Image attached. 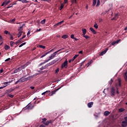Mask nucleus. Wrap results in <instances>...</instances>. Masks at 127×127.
<instances>
[{
    "instance_id": "37",
    "label": "nucleus",
    "mask_w": 127,
    "mask_h": 127,
    "mask_svg": "<svg viewBox=\"0 0 127 127\" xmlns=\"http://www.w3.org/2000/svg\"><path fill=\"white\" fill-rule=\"evenodd\" d=\"M59 68H58L57 69L55 70V73L56 74H58V72H59Z\"/></svg>"
},
{
    "instance_id": "50",
    "label": "nucleus",
    "mask_w": 127,
    "mask_h": 127,
    "mask_svg": "<svg viewBox=\"0 0 127 127\" xmlns=\"http://www.w3.org/2000/svg\"><path fill=\"white\" fill-rule=\"evenodd\" d=\"M10 36V39L11 40H13V37L12 36V35H11V34L9 35Z\"/></svg>"
},
{
    "instance_id": "52",
    "label": "nucleus",
    "mask_w": 127,
    "mask_h": 127,
    "mask_svg": "<svg viewBox=\"0 0 127 127\" xmlns=\"http://www.w3.org/2000/svg\"><path fill=\"white\" fill-rule=\"evenodd\" d=\"M70 38H72V39H74L75 38H74V34H72L70 36Z\"/></svg>"
},
{
    "instance_id": "30",
    "label": "nucleus",
    "mask_w": 127,
    "mask_h": 127,
    "mask_svg": "<svg viewBox=\"0 0 127 127\" xmlns=\"http://www.w3.org/2000/svg\"><path fill=\"white\" fill-rule=\"evenodd\" d=\"M94 27H95V28H96V29H98V28L99 27L98 24L95 23V24L94 25Z\"/></svg>"
},
{
    "instance_id": "60",
    "label": "nucleus",
    "mask_w": 127,
    "mask_h": 127,
    "mask_svg": "<svg viewBox=\"0 0 127 127\" xmlns=\"http://www.w3.org/2000/svg\"><path fill=\"white\" fill-rule=\"evenodd\" d=\"M29 34H30V31H28L27 33V35L28 36V35H29Z\"/></svg>"
},
{
    "instance_id": "40",
    "label": "nucleus",
    "mask_w": 127,
    "mask_h": 127,
    "mask_svg": "<svg viewBox=\"0 0 127 127\" xmlns=\"http://www.w3.org/2000/svg\"><path fill=\"white\" fill-rule=\"evenodd\" d=\"M104 54H106V53H105V51H102V52L100 53V56H103V55H104Z\"/></svg>"
},
{
    "instance_id": "36",
    "label": "nucleus",
    "mask_w": 127,
    "mask_h": 127,
    "mask_svg": "<svg viewBox=\"0 0 127 127\" xmlns=\"http://www.w3.org/2000/svg\"><path fill=\"white\" fill-rule=\"evenodd\" d=\"M63 7H64V5L63 4H61L60 10H62L63 9Z\"/></svg>"
},
{
    "instance_id": "59",
    "label": "nucleus",
    "mask_w": 127,
    "mask_h": 127,
    "mask_svg": "<svg viewBox=\"0 0 127 127\" xmlns=\"http://www.w3.org/2000/svg\"><path fill=\"white\" fill-rule=\"evenodd\" d=\"M0 41H2V37L1 35H0Z\"/></svg>"
},
{
    "instance_id": "42",
    "label": "nucleus",
    "mask_w": 127,
    "mask_h": 127,
    "mask_svg": "<svg viewBox=\"0 0 127 127\" xmlns=\"http://www.w3.org/2000/svg\"><path fill=\"white\" fill-rule=\"evenodd\" d=\"M100 5V0H97V3L96 4V6H99Z\"/></svg>"
},
{
    "instance_id": "21",
    "label": "nucleus",
    "mask_w": 127,
    "mask_h": 127,
    "mask_svg": "<svg viewBox=\"0 0 127 127\" xmlns=\"http://www.w3.org/2000/svg\"><path fill=\"white\" fill-rule=\"evenodd\" d=\"M21 34H22V31H19V33L18 34V38H19V37H20V36H21Z\"/></svg>"
},
{
    "instance_id": "62",
    "label": "nucleus",
    "mask_w": 127,
    "mask_h": 127,
    "mask_svg": "<svg viewBox=\"0 0 127 127\" xmlns=\"http://www.w3.org/2000/svg\"><path fill=\"white\" fill-rule=\"evenodd\" d=\"M48 122L49 123V124H52V121L51 120L48 121Z\"/></svg>"
},
{
    "instance_id": "15",
    "label": "nucleus",
    "mask_w": 127,
    "mask_h": 127,
    "mask_svg": "<svg viewBox=\"0 0 127 127\" xmlns=\"http://www.w3.org/2000/svg\"><path fill=\"white\" fill-rule=\"evenodd\" d=\"M124 76V79H125L126 81L127 82V72H125Z\"/></svg>"
},
{
    "instance_id": "6",
    "label": "nucleus",
    "mask_w": 127,
    "mask_h": 127,
    "mask_svg": "<svg viewBox=\"0 0 127 127\" xmlns=\"http://www.w3.org/2000/svg\"><path fill=\"white\" fill-rule=\"evenodd\" d=\"M60 89H61V87L51 92V94L50 95V96H53V95H54V94H55L57 91H59V90H60Z\"/></svg>"
},
{
    "instance_id": "51",
    "label": "nucleus",
    "mask_w": 127,
    "mask_h": 127,
    "mask_svg": "<svg viewBox=\"0 0 127 127\" xmlns=\"http://www.w3.org/2000/svg\"><path fill=\"white\" fill-rule=\"evenodd\" d=\"M117 44V42L115 41V42H113L112 43V45H115V44Z\"/></svg>"
},
{
    "instance_id": "58",
    "label": "nucleus",
    "mask_w": 127,
    "mask_h": 127,
    "mask_svg": "<svg viewBox=\"0 0 127 127\" xmlns=\"http://www.w3.org/2000/svg\"><path fill=\"white\" fill-rule=\"evenodd\" d=\"M108 50H109V48H106V50L104 51L105 53H107V51H108Z\"/></svg>"
},
{
    "instance_id": "29",
    "label": "nucleus",
    "mask_w": 127,
    "mask_h": 127,
    "mask_svg": "<svg viewBox=\"0 0 127 127\" xmlns=\"http://www.w3.org/2000/svg\"><path fill=\"white\" fill-rule=\"evenodd\" d=\"M49 66H50V64H48L43 67H44V69H46V68H47V67H49Z\"/></svg>"
},
{
    "instance_id": "19",
    "label": "nucleus",
    "mask_w": 127,
    "mask_h": 127,
    "mask_svg": "<svg viewBox=\"0 0 127 127\" xmlns=\"http://www.w3.org/2000/svg\"><path fill=\"white\" fill-rule=\"evenodd\" d=\"M27 66V64H24L23 65H21L20 67H21V69L22 70L23 69H25Z\"/></svg>"
},
{
    "instance_id": "23",
    "label": "nucleus",
    "mask_w": 127,
    "mask_h": 127,
    "mask_svg": "<svg viewBox=\"0 0 127 127\" xmlns=\"http://www.w3.org/2000/svg\"><path fill=\"white\" fill-rule=\"evenodd\" d=\"M14 44H15V43H14V42L11 41V42H10V45L11 47H13V46L14 45Z\"/></svg>"
},
{
    "instance_id": "55",
    "label": "nucleus",
    "mask_w": 127,
    "mask_h": 127,
    "mask_svg": "<svg viewBox=\"0 0 127 127\" xmlns=\"http://www.w3.org/2000/svg\"><path fill=\"white\" fill-rule=\"evenodd\" d=\"M102 21H103V19H102V18H99V22H102Z\"/></svg>"
},
{
    "instance_id": "12",
    "label": "nucleus",
    "mask_w": 127,
    "mask_h": 127,
    "mask_svg": "<svg viewBox=\"0 0 127 127\" xmlns=\"http://www.w3.org/2000/svg\"><path fill=\"white\" fill-rule=\"evenodd\" d=\"M90 30L91 31L92 33H93V34H96L97 33V32L94 29V28L90 27Z\"/></svg>"
},
{
    "instance_id": "35",
    "label": "nucleus",
    "mask_w": 127,
    "mask_h": 127,
    "mask_svg": "<svg viewBox=\"0 0 127 127\" xmlns=\"http://www.w3.org/2000/svg\"><path fill=\"white\" fill-rule=\"evenodd\" d=\"M12 91H13V89H8L7 90H6L7 93H11V92H12Z\"/></svg>"
},
{
    "instance_id": "9",
    "label": "nucleus",
    "mask_w": 127,
    "mask_h": 127,
    "mask_svg": "<svg viewBox=\"0 0 127 127\" xmlns=\"http://www.w3.org/2000/svg\"><path fill=\"white\" fill-rule=\"evenodd\" d=\"M122 127H127V123H126V122H122Z\"/></svg>"
},
{
    "instance_id": "16",
    "label": "nucleus",
    "mask_w": 127,
    "mask_h": 127,
    "mask_svg": "<svg viewBox=\"0 0 127 127\" xmlns=\"http://www.w3.org/2000/svg\"><path fill=\"white\" fill-rule=\"evenodd\" d=\"M9 48H10L9 46L7 45H5V47H4L5 50H8V49H9Z\"/></svg>"
},
{
    "instance_id": "54",
    "label": "nucleus",
    "mask_w": 127,
    "mask_h": 127,
    "mask_svg": "<svg viewBox=\"0 0 127 127\" xmlns=\"http://www.w3.org/2000/svg\"><path fill=\"white\" fill-rule=\"evenodd\" d=\"M8 96L10 97V98H13V95L12 94H9Z\"/></svg>"
},
{
    "instance_id": "2",
    "label": "nucleus",
    "mask_w": 127,
    "mask_h": 127,
    "mask_svg": "<svg viewBox=\"0 0 127 127\" xmlns=\"http://www.w3.org/2000/svg\"><path fill=\"white\" fill-rule=\"evenodd\" d=\"M60 51H61V49L59 50L57 52H55L54 53L52 54L51 56L49 57V59L46 61V62H48L49 61H50V60H52V59L55 58V57H56L57 54H58V52H60Z\"/></svg>"
},
{
    "instance_id": "53",
    "label": "nucleus",
    "mask_w": 127,
    "mask_h": 127,
    "mask_svg": "<svg viewBox=\"0 0 127 127\" xmlns=\"http://www.w3.org/2000/svg\"><path fill=\"white\" fill-rule=\"evenodd\" d=\"M42 121H43V122H46V121H47V119H46V118H43V119H42Z\"/></svg>"
},
{
    "instance_id": "22",
    "label": "nucleus",
    "mask_w": 127,
    "mask_h": 127,
    "mask_svg": "<svg viewBox=\"0 0 127 127\" xmlns=\"http://www.w3.org/2000/svg\"><path fill=\"white\" fill-rule=\"evenodd\" d=\"M125 110L124 108H120L119 109V112L120 113H123V112H125Z\"/></svg>"
},
{
    "instance_id": "44",
    "label": "nucleus",
    "mask_w": 127,
    "mask_h": 127,
    "mask_svg": "<svg viewBox=\"0 0 127 127\" xmlns=\"http://www.w3.org/2000/svg\"><path fill=\"white\" fill-rule=\"evenodd\" d=\"M125 121H124L123 122H125V123H127V116L125 117L124 118Z\"/></svg>"
},
{
    "instance_id": "34",
    "label": "nucleus",
    "mask_w": 127,
    "mask_h": 127,
    "mask_svg": "<svg viewBox=\"0 0 127 127\" xmlns=\"http://www.w3.org/2000/svg\"><path fill=\"white\" fill-rule=\"evenodd\" d=\"M47 93H50V90L46 91V92L42 93V95H45L46 94H47Z\"/></svg>"
},
{
    "instance_id": "28",
    "label": "nucleus",
    "mask_w": 127,
    "mask_h": 127,
    "mask_svg": "<svg viewBox=\"0 0 127 127\" xmlns=\"http://www.w3.org/2000/svg\"><path fill=\"white\" fill-rule=\"evenodd\" d=\"M46 21V19H44V20L41 21V24H45V22Z\"/></svg>"
},
{
    "instance_id": "17",
    "label": "nucleus",
    "mask_w": 127,
    "mask_h": 127,
    "mask_svg": "<svg viewBox=\"0 0 127 127\" xmlns=\"http://www.w3.org/2000/svg\"><path fill=\"white\" fill-rule=\"evenodd\" d=\"M24 25H25V24H23L22 26L20 27L19 29H18V31H22V28H23Z\"/></svg>"
},
{
    "instance_id": "24",
    "label": "nucleus",
    "mask_w": 127,
    "mask_h": 127,
    "mask_svg": "<svg viewBox=\"0 0 127 127\" xmlns=\"http://www.w3.org/2000/svg\"><path fill=\"white\" fill-rule=\"evenodd\" d=\"M4 33L5 34H7V35H10V32H9V31H7V30H5V31H4Z\"/></svg>"
},
{
    "instance_id": "61",
    "label": "nucleus",
    "mask_w": 127,
    "mask_h": 127,
    "mask_svg": "<svg viewBox=\"0 0 127 127\" xmlns=\"http://www.w3.org/2000/svg\"><path fill=\"white\" fill-rule=\"evenodd\" d=\"M5 87H6V86L0 87V90H1V89H3V88H5Z\"/></svg>"
},
{
    "instance_id": "13",
    "label": "nucleus",
    "mask_w": 127,
    "mask_h": 127,
    "mask_svg": "<svg viewBox=\"0 0 127 127\" xmlns=\"http://www.w3.org/2000/svg\"><path fill=\"white\" fill-rule=\"evenodd\" d=\"M82 35H85V34L87 33V30L85 28H82Z\"/></svg>"
},
{
    "instance_id": "7",
    "label": "nucleus",
    "mask_w": 127,
    "mask_h": 127,
    "mask_svg": "<svg viewBox=\"0 0 127 127\" xmlns=\"http://www.w3.org/2000/svg\"><path fill=\"white\" fill-rule=\"evenodd\" d=\"M9 2H10V0H8L7 1H4L1 4V6H3V5H4L5 6L6 5H7V4H8V3H9Z\"/></svg>"
},
{
    "instance_id": "3",
    "label": "nucleus",
    "mask_w": 127,
    "mask_h": 127,
    "mask_svg": "<svg viewBox=\"0 0 127 127\" xmlns=\"http://www.w3.org/2000/svg\"><path fill=\"white\" fill-rule=\"evenodd\" d=\"M68 67V61L67 59L65 60V61L61 65V68L62 69H63L64 68H65V69H67Z\"/></svg>"
},
{
    "instance_id": "46",
    "label": "nucleus",
    "mask_w": 127,
    "mask_h": 127,
    "mask_svg": "<svg viewBox=\"0 0 127 127\" xmlns=\"http://www.w3.org/2000/svg\"><path fill=\"white\" fill-rule=\"evenodd\" d=\"M12 5H13V4H10L7 7V8H10V7H12Z\"/></svg>"
},
{
    "instance_id": "4",
    "label": "nucleus",
    "mask_w": 127,
    "mask_h": 127,
    "mask_svg": "<svg viewBox=\"0 0 127 127\" xmlns=\"http://www.w3.org/2000/svg\"><path fill=\"white\" fill-rule=\"evenodd\" d=\"M110 93L112 97L116 96V88L115 87H112L110 89Z\"/></svg>"
},
{
    "instance_id": "10",
    "label": "nucleus",
    "mask_w": 127,
    "mask_h": 127,
    "mask_svg": "<svg viewBox=\"0 0 127 127\" xmlns=\"http://www.w3.org/2000/svg\"><path fill=\"white\" fill-rule=\"evenodd\" d=\"M93 105H94V102H89L87 104V106L89 108H92V106H93Z\"/></svg>"
},
{
    "instance_id": "18",
    "label": "nucleus",
    "mask_w": 127,
    "mask_h": 127,
    "mask_svg": "<svg viewBox=\"0 0 127 127\" xmlns=\"http://www.w3.org/2000/svg\"><path fill=\"white\" fill-rule=\"evenodd\" d=\"M69 37V36L68 35H64L62 38H63L64 39H66V38H68Z\"/></svg>"
},
{
    "instance_id": "41",
    "label": "nucleus",
    "mask_w": 127,
    "mask_h": 127,
    "mask_svg": "<svg viewBox=\"0 0 127 127\" xmlns=\"http://www.w3.org/2000/svg\"><path fill=\"white\" fill-rule=\"evenodd\" d=\"M83 37H84L85 39H88V38H90V37L87 35H83Z\"/></svg>"
},
{
    "instance_id": "20",
    "label": "nucleus",
    "mask_w": 127,
    "mask_h": 127,
    "mask_svg": "<svg viewBox=\"0 0 127 127\" xmlns=\"http://www.w3.org/2000/svg\"><path fill=\"white\" fill-rule=\"evenodd\" d=\"M42 124H44V125H45V126H48L49 125V123L48 122V121H47V122L42 121Z\"/></svg>"
},
{
    "instance_id": "5",
    "label": "nucleus",
    "mask_w": 127,
    "mask_h": 127,
    "mask_svg": "<svg viewBox=\"0 0 127 127\" xmlns=\"http://www.w3.org/2000/svg\"><path fill=\"white\" fill-rule=\"evenodd\" d=\"M53 50H54V49H52L50 51L46 53L43 55L41 56L40 58H43V57H45V56H46V55H47V54H49V53H50L51 52H52V51H53Z\"/></svg>"
},
{
    "instance_id": "47",
    "label": "nucleus",
    "mask_w": 127,
    "mask_h": 127,
    "mask_svg": "<svg viewBox=\"0 0 127 127\" xmlns=\"http://www.w3.org/2000/svg\"><path fill=\"white\" fill-rule=\"evenodd\" d=\"M47 62H46V61H45V62L44 63H41L40 64L39 66H41L42 65H43V64H45V63H47Z\"/></svg>"
},
{
    "instance_id": "31",
    "label": "nucleus",
    "mask_w": 127,
    "mask_h": 127,
    "mask_svg": "<svg viewBox=\"0 0 127 127\" xmlns=\"http://www.w3.org/2000/svg\"><path fill=\"white\" fill-rule=\"evenodd\" d=\"M96 3H97V0H93V6H95L96 5Z\"/></svg>"
},
{
    "instance_id": "11",
    "label": "nucleus",
    "mask_w": 127,
    "mask_h": 127,
    "mask_svg": "<svg viewBox=\"0 0 127 127\" xmlns=\"http://www.w3.org/2000/svg\"><path fill=\"white\" fill-rule=\"evenodd\" d=\"M118 81L119 87H122V79H121V78H118Z\"/></svg>"
},
{
    "instance_id": "49",
    "label": "nucleus",
    "mask_w": 127,
    "mask_h": 127,
    "mask_svg": "<svg viewBox=\"0 0 127 127\" xmlns=\"http://www.w3.org/2000/svg\"><path fill=\"white\" fill-rule=\"evenodd\" d=\"M9 60H10V58H9L5 60V62H7L9 61Z\"/></svg>"
},
{
    "instance_id": "26",
    "label": "nucleus",
    "mask_w": 127,
    "mask_h": 127,
    "mask_svg": "<svg viewBox=\"0 0 127 127\" xmlns=\"http://www.w3.org/2000/svg\"><path fill=\"white\" fill-rule=\"evenodd\" d=\"M22 3H28V2H29V1L27 0H22Z\"/></svg>"
},
{
    "instance_id": "56",
    "label": "nucleus",
    "mask_w": 127,
    "mask_h": 127,
    "mask_svg": "<svg viewBox=\"0 0 127 127\" xmlns=\"http://www.w3.org/2000/svg\"><path fill=\"white\" fill-rule=\"evenodd\" d=\"M78 56H79V55H75L73 57L76 59Z\"/></svg>"
},
{
    "instance_id": "45",
    "label": "nucleus",
    "mask_w": 127,
    "mask_h": 127,
    "mask_svg": "<svg viewBox=\"0 0 127 127\" xmlns=\"http://www.w3.org/2000/svg\"><path fill=\"white\" fill-rule=\"evenodd\" d=\"M113 82H114V81L113 80V79L111 78L110 82H109V84L112 85V84H113Z\"/></svg>"
},
{
    "instance_id": "14",
    "label": "nucleus",
    "mask_w": 127,
    "mask_h": 127,
    "mask_svg": "<svg viewBox=\"0 0 127 127\" xmlns=\"http://www.w3.org/2000/svg\"><path fill=\"white\" fill-rule=\"evenodd\" d=\"M110 114H111V113H110V112L106 111L104 112V116H106V117L109 116V115H110Z\"/></svg>"
},
{
    "instance_id": "32",
    "label": "nucleus",
    "mask_w": 127,
    "mask_h": 127,
    "mask_svg": "<svg viewBox=\"0 0 127 127\" xmlns=\"http://www.w3.org/2000/svg\"><path fill=\"white\" fill-rule=\"evenodd\" d=\"M21 42H22V41H21V39H20L15 43V44H18V43H21Z\"/></svg>"
},
{
    "instance_id": "38",
    "label": "nucleus",
    "mask_w": 127,
    "mask_h": 127,
    "mask_svg": "<svg viewBox=\"0 0 127 127\" xmlns=\"http://www.w3.org/2000/svg\"><path fill=\"white\" fill-rule=\"evenodd\" d=\"M25 44H26V43H23L21 44V45H20L19 46V47L20 48V47H22V46H23V45H25Z\"/></svg>"
},
{
    "instance_id": "63",
    "label": "nucleus",
    "mask_w": 127,
    "mask_h": 127,
    "mask_svg": "<svg viewBox=\"0 0 127 127\" xmlns=\"http://www.w3.org/2000/svg\"><path fill=\"white\" fill-rule=\"evenodd\" d=\"M11 21L12 22H14V21H15V19L14 18V19H12V20H11Z\"/></svg>"
},
{
    "instance_id": "8",
    "label": "nucleus",
    "mask_w": 127,
    "mask_h": 127,
    "mask_svg": "<svg viewBox=\"0 0 127 127\" xmlns=\"http://www.w3.org/2000/svg\"><path fill=\"white\" fill-rule=\"evenodd\" d=\"M57 61H58V60H53L51 63H49V64H50V66L51 65H53V64H55V63H57Z\"/></svg>"
},
{
    "instance_id": "1",
    "label": "nucleus",
    "mask_w": 127,
    "mask_h": 127,
    "mask_svg": "<svg viewBox=\"0 0 127 127\" xmlns=\"http://www.w3.org/2000/svg\"><path fill=\"white\" fill-rule=\"evenodd\" d=\"M34 76H37V73L34 74L33 75H31V76H29L27 78H25L24 77H22V78H20L18 80H17L15 83V85H17V84H20V83H22L23 82H25L26 81H28V80H31Z\"/></svg>"
},
{
    "instance_id": "43",
    "label": "nucleus",
    "mask_w": 127,
    "mask_h": 127,
    "mask_svg": "<svg viewBox=\"0 0 127 127\" xmlns=\"http://www.w3.org/2000/svg\"><path fill=\"white\" fill-rule=\"evenodd\" d=\"M63 22H64V20H62L61 22H59V25H61V24H62L63 23Z\"/></svg>"
},
{
    "instance_id": "27",
    "label": "nucleus",
    "mask_w": 127,
    "mask_h": 127,
    "mask_svg": "<svg viewBox=\"0 0 127 127\" xmlns=\"http://www.w3.org/2000/svg\"><path fill=\"white\" fill-rule=\"evenodd\" d=\"M10 83H11V82H10V81L5 82L3 84H4V85H6L5 86H6H6H7L6 85H9Z\"/></svg>"
},
{
    "instance_id": "25",
    "label": "nucleus",
    "mask_w": 127,
    "mask_h": 127,
    "mask_svg": "<svg viewBox=\"0 0 127 127\" xmlns=\"http://www.w3.org/2000/svg\"><path fill=\"white\" fill-rule=\"evenodd\" d=\"M18 72H19V71H18V68H17V69H15L14 70H13L12 74H15V73H17Z\"/></svg>"
},
{
    "instance_id": "33",
    "label": "nucleus",
    "mask_w": 127,
    "mask_h": 127,
    "mask_svg": "<svg viewBox=\"0 0 127 127\" xmlns=\"http://www.w3.org/2000/svg\"><path fill=\"white\" fill-rule=\"evenodd\" d=\"M39 48H43V49H45L46 47L43 45H39Z\"/></svg>"
},
{
    "instance_id": "57",
    "label": "nucleus",
    "mask_w": 127,
    "mask_h": 127,
    "mask_svg": "<svg viewBox=\"0 0 127 127\" xmlns=\"http://www.w3.org/2000/svg\"><path fill=\"white\" fill-rule=\"evenodd\" d=\"M3 72V68H1L0 70V73H2Z\"/></svg>"
},
{
    "instance_id": "64",
    "label": "nucleus",
    "mask_w": 127,
    "mask_h": 127,
    "mask_svg": "<svg viewBox=\"0 0 127 127\" xmlns=\"http://www.w3.org/2000/svg\"><path fill=\"white\" fill-rule=\"evenodd\" d=\"M58 25H59V23H58L55 24L54 26H56V27H57V26H58Z\"/></svg>"
},
{
    "instance_id": "48",
    "label": "nucleus",
    "mask_w": 127,
    "mask_h": 127,
    "mask_svg": "<svg viewBox=\"0 0 127 127\" xmlns=\"http://www.w3.org/2000/svg\"><path fill=\"white\" fill-rule=\"evenodd\" d=\"M17 69H18V71L19 72H20V71H21V70H22L21 66L19 67Z\"/></svg>"
},
{
    "instance_id": "39",
    "label": "nucleus",
    "mask_w": 127,
    "mask_h": 127,
    "mask_svg": "<svg viewBox=\"0 0 127 127\" xmlns=\"http://www.w3.org/2000/svg\"><path fill=\"white\" fill-rule=\"evenodd\" d=\"M93 61H91V62H89L87 63V66L89 67V66H90V65H91V64H92Z\"/></svg>"
}]
</instances>
